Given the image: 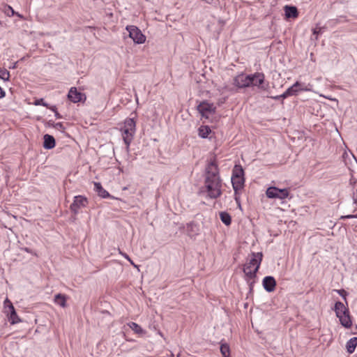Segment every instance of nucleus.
Listing matches in <instances>:
<instances>
[{
  "mask_svg": "<svg viewBox=\"0 0 357 357\" xmlns=\"http://www.w3.org/2000/svg\"><path fill=\"white\" fill-rule=\"evenodd\" d=\"M261 252H252L250 257L248 259L247 263L244 265L243 272L248 279H254L257 276L261 260Z\"/></svg>",
  "mask_w": 357,
  "mask_h": 357,
  "instance_id": "obj_2",
  "label": "nucleus"
},
{
  "mask_svg": "<svg viewBox=\"0 0 357 357\" xmlns=\"http://www.w3.org/2000/svg\"><path fill=\"white\" fill-rule=\"evenodd\" d=\"M270 98L272 99H274V100H280V98H282V95H280V96H271Z\"/></svg>",
  "mask_w": 357,
  "mask_h": 357,
  "instance_id": "obj_37",
  "label": "nucleus"
},
{
  "mask_svg": "<svg viewBox=\"0 0 357 357\" xmlns=\"http://www.w3.org/2000/svg\"><path fill=\"white\" fill-rule=\"evenodd\" d=\"M231 177H244V170L241 165H235Z\"/></svg>",
  "mask_w": 357,
  "mask_h": 357,
  "instance_id": "obj_25",
  "label": "nucleus"
},
{
  "mask_svg": "<svg viewBox=\"0 0 357 357\" xmlns=\"http://www.w3.org/2000/svg\"><path fill=\"white\" fill-rule=\"evenodd\" d=\"M303 84L299 82H296L291 86L288 88L282 94V99H284L291 96L297 95L298 92L301 91H309L310 89L303 87Z\"/></svg>",
  "mask_w": 357,
  "mask_h": 357,
  "instance_id": "obj_9",
  "label": "nucleus"
},
{
  "mask_svg": "<svg viewBox=\"0 0 357 357\" xmlns=\"http://www.w3.org/2000/svg\"><path fill=\"white\" fill-rule=\"evenodd\" d=\"M5 95H6L5 91L0 86V98H3L5 96Z\"/></svg>",
  "mask_w": 357,
  "mask_h": 357,
  "instance_id": "obj_36",
  "label": "nucleus"
},
{
  "mask_svg": "<svg viewBox=\"0 0 357 357\" xmlns=\"http://www.w3.org/2000/svg\"><path fill=\"white\" fill-rule=\"evenodd\" d=\"M250 86H257L259 89L266 90L268 84H265V76L262 73H255L250 75Z\"/></svg>",
  "mask_w": 357,
  "mask_h": 357,
  "instance_id": "obj_5",
  "label": "nucleus"
},
{
  "mask_svg": "<svg viewBox=\"0 0 357 357\" xmlns=\"http://www.w3.org/2000/svg\"><path fill=\"white\" fill-rule=\"evenodd\" d=\"M123 128L129 130L130 131L135 133L136 131V122L133 118H127L123 123Z\"/></svg>",
  "mask_w": 357,
  "mask_h": 357,
  "instance_id": "obj_19",
  "label": "nucleus"
},
{
  "mask_svg": "<svg viewBox=\"0 0 357 357\" xmlns=\"http://www.w3.org/2000/svg\"><path fill=\"white\" fill-rule=\"evenodd\" d=\"M220 352L223 357H229V347L227 344L224 343L220 345Z\"/></svg>",
  "mask_w": 357,
  "mask_h": 357,
  "instance_id": "obj_27",
  "label": "nucleus"
},
{
  "mask_svg": "<svg viewBox=\"0 0 357 357\" xmlns=\"http://www.w3.org/2000/svg\"><path fill=\"white\" fill-rule=\"evenodd\" d=\"M128 326L137 334L141 335L144 333L142 328L135 322H130L128 324Z\"/></svg>",
  "mask_w": 357,
  "mask_h": 357,
  "instance_id": "obj_26",
  "label": "nucleus"
},
{
  "mask_svg": "<svg viewBox=\"0 0 357 357\" xmlns=\"http://www.w3.org/2000/svg\"><path fill=\"white\" fill-rule=\"evenodd\" d=\"M250 75H238L234 79V84L240 89L250 86Z\"/></svg>",
  "mask_w": 357,
  "mask_h": 357,
  "instance_id": "obj_11",
  "label": "nucleus"
},
{
  "mask_svg": "<svg viewBox=\"0 0 357 357\" xmlns=\"http://www.w3.org/2000/svg\"><path fill=\"white\" fill-rule=\"evenodd\" d=\"M48 108H49L50 109H51L52 111L54 112V113H55L56 112H57V111H56V106H55V105H54V106H50V105H49V107H48Z\"/></svg>",
  "mask_w": 357,
  "mask_h": 357,
  "instance_id": "obj_38",
  "label": "nucleus"
},
{
  "mask_svg": "<svg viewBox=\"0 0 357 357\" xmlns=\"http://www.w3.org/2000/svg\"><path fill=\"white\" fill-rule=\"evenodd\" d=\"M357 346V337H354L351 338L346 344L347 351L349 354H353Z\"/></svg>",
  "mask_w": 357,
  "mask_h": 357,
  "instance_id": "obj_21",
  "label": "nucleus"
},
{
  "mask_svg": "<svg viewBox=\"0 0 357 357\" xmlns=\"http://www.w3.org/2000/svg\"><path fill=\"white\" fill-rule=\"evenodd\" d=\"M203 1H205L207 3H211L213 0H203Z\"/></svg>",
  "mask_w": 357,
  "mask_h": 357,
  "instance_id": "obj_42",
  "label": "nucleus"
},
{
  "mask_svg": "<svg viewBox=\"0 0 357 357\" xmlns=\"http://www.w3.org/2000/svg\"><path fill=\"white\" fill-rule=\"evenodd\" d=\"M55 116L56 117V119H61L62 118V116H61V114L58 112H55Z\"/></svg>",
  "mask_w": 357,
  "mask_h": 357,
  "instance_id": "obj_40",
  "label": "nucleus"
},
{
  "mask_svg": "<svg viewBox=\"0 0 357 357\" xmlns=\"http://www.w3.org/2000/svg\"><path fill=\"white\" fill-rule=\"evenodd\" d=\"M35 105H43L45 107H49V104L45 102L43 98L38 99L34 102Z\"/></svg>",
  "mask_w": 357,
  "mask_h": 357,
  "instance_id": "obj_29",
  "label": "nucleus"
},
{
  "mask_svg": "<svg viewBox=\"0 0 357 357\" xmlns=\"http://www.w3.org/2000/svg\"><path fill=\"white\" fill-rule=\"evenodd\" d=\"M220 218L221 221L227 226H229L231 225V215L227 213V212H220Z\"/></svg>",
  "mask_w": 357,
  "mask_h": 357,
  "instance_id": "obj_24",
  "label": "nucleus"
},
{
  "mask_svg": "<svg viewBox=\"0 0 357 357\" xmlns=\"http://www.w3.org/2000/svg\"><path fill=\"white\" fill-rule=\"evenodd\" d=\"M94 188H95L96 192L98 193V195L100 197H101L102 198H107V197H111L109 193L102 188V186L101 185V184L100 183L95 182Z\"/></svg>",
  "mask_w": 357,
  "mask_h": 357,
  "instance_id": "obj_18",
  "label": "nucleus"
},
{
  "mask_svg": "<svg viewBox=\"0 0 357 357\" xmlns=\"http://www.w3.org/2000/svg\"><path fill=\"white\" fill-rule=\"evenodd\" d=\"M222 181L219 168L215 160L211 161L205 168L204 185L200 188L199 195L206 194V197L217 199L222 195Z\"/></svg>",
  "mask_w": 357,
  "mask_h": 357,
  "instance_id": "obj_1",
  "label": "nucleus"
},
{
  "mask_svg": "<svg viewBox=\"0 0 357 357\" xmlns=\"http://www.w3.org/2000/svg\"><path fill=\"white\" fill-rule=\"evenodd\" d=\"M4 312L6 314L8 321L11 324H16L22 321L11 301L6 298L3 303Z\"/></svg>",
  "mask_w": 357,
  "mask_h": 357,
  "instance_id": "obj_3",
  "label": "nucleus"
},
{
  "mask_svg": "<svg viewBox=\"0 0 357 357\" xmlns=\"http://www.w3.org/2000/svg\"><path fill=\"white\" fill-rule=\"evenodd\" d=\"M215 107L213 103L206 101L200 102L197 106V110L202 117L208 118V114H214L215 112Z\"/></svg>",
  "mask_w": 357,
  "mask_h": 357,
  "instance_id": "obj_8",
  "label": "nucleus"
},
{
  "mask_svg": "<svg viewBox=\"0 0 357 357\" xmlns=\"http://www.w3.org/2000/svg\"><path fill=\"white\" fill-rule=\"evenodd\" d=\"M264 289L268 292H272L275 290L276 281L273 276H266L262 281Z\"/></svg>",
  "mask_w": 357,
  "mask_h": 357,
  "instance_id": "obj_12",
  "label": "nucleus"
},
{
  "mask_svg": "<svg viewBox=\"0 0 357 357\" xmlns=\"http://www.w3.org/2000/svg\"><path fill=\"white\" fill-rule=\"evenodd\" d=\"M124 256L125 258H126L129 261H130V263L132 264H133V262L132 261V260L130 259V257H128V255H127L126 254H123V255Z\"/></svg>",
  "mask_w": 357,
  "mask_h": 357,
  "instance_id": "obj_39",
  "label": "nucleus"
},
{
  "mask_svg": "<svg viewBox=\"0 0 357 357\" xmlns=\"http://www.w3.org/2000/svg\"><path fill=\"white\" fill-rule=\"evenodd\" d=\"M266 194L268 198L284 199L289 196V190L287 188L279 189L276 187H270L266 190Z\"/></svg>",
  "mask_w": 357,
  "mask_h": 357,
  "instance_id": "obj_6",
  "label": "nucleus"
},
{
  "mask_svg": "<svg viewBox=\"0 0 357 357\" xmlns=\"http://www.w3.org/2000/svg\"><path fill=\"white\" fill-rule=\"evenodd\" d=\"M121 131L122 132L123 139L126 145V149H128L130 144L133 139L135 133L123 127L121 128Z\"/></svg>",
  "mask_w": 357,
  "mask_h": 357,
  "instance_id": "obj_13",
  "label": "nucleus"
},
{
  "mask_svg": "<svg viewBox=\"0 0 357 357\" xmlns=\"http://www.w3.org/2000/svg\"><path fill=\"white\" fill-rule=\"evenodd\" d=\"M340 324L345 328H349L352 325V321L351 319V317L349 315V312L345 314H342L338 317Z\"/></svg>",
  "mask_w": 357,
  "mask_h": 357,
  "instance_id": "obj_20",
  "label": "nucleus"
},
{
  "mask_svg": "<svg viewBox=\"0 0 357 357\" xmlns=\"http://www.w3.org/2000/svg\"><path fill=\"white\" fill-rule=\"evenodd\" d=\"M338 294L344 299H346V296L347 295V293L344 289H340L337 291Z\"/></svg>",
  "mask_w": 357,
  "mask_h": 357,
  "instance_id": "obj_33",
  "label": "nucleus"
},
{
  "mask_svg": "<svg viewBox=\"0 0 357 357\" xmlns=\"http://www.w3.org/2000/svg\"><path fill=\"white\" fill-rule=\"evenodd\" d=\"M43 147L46 149H52L56 145V142L53 136L46 134L43 137Z\"/></svg>",
  "mask_w": 357,
  "mask_h": 357,
  "instance_id": "obj_16",
  "label": "nucleus"
},
{
  "mask_svg": "<svg viewBox=\"0 0 357 357\" xmlns=\"http://www.w3.org/2000/svg\"><path fill=\"white\" fill-rule=\"evenodd\" d=\"M54 127L56 130H65V127H64L63 123H61V122H58L56 123H54Z\"/></svg>",
  "mask_w": 357,
  "mask_h": 357,
  "instance_id": "obj_31",
  "label": "nucleus"
},
{
  "mask_svg": "<svg viewBox=\"0 0 357 357\" xmlns=\"http://www.w3.org/2000/svg\"><path fill=\"white\" fill-rule=\"evenodd\" d=\"M126 29L128 32L129 37L135 43L142 44L145 42L146 36L138 27L134 25H128Z\"/></svg>",
  "mask_w": 357,
  "mask_h": 357,
  "instance_id": "obj_4",
  "label": "nucleus"
},
{
  "mask_svg": "<svg viewBox=\"0 0 357 357\" xmlns=\"http://www.w3.org/2000/svg\"><path fill=\"white\" fill-rule=\"evenodd\" d=\"M5 13L8 15V16H13L15 14V11L13 9L12 7H10V6H6V8H5Z\"/></svg>",
  "mask_w": 357,
  "mask_h": 357,
  "instance_id": "obj_30",
  "label": "nucleus"
},
{
  "mask_svg": "<svg viewBox=\"0 0 357 357\" xmlns=\"http://www.w3.org/2000/svg\"><path fill=\"white\" fill-rule=\"evenodd\" d=\"M88 204L87 199L82 195H77L74 197V201L70 206V209L75 214H77L79 210L85 207Z\"/></svg>",
  "mask_w": 357,
  "mask_h": 357,
  "instance_id": "obj_7",
  "label": "nucleus"
},
{
  "mask_svg": "<svg viewBox=\"0 0 357 357\" xmlns=\"http://www.w3.org/2000/svg\"><path fill=\"white\" fill-rule=\"evenodd\" d=\"M353 202L354 204L357 206V189L356 192H354L353 195Z\"/></svg>",
  "mask_w": 357,
  "mask_h": 357,
  "instance_id": "obj_34",
  "label": "nucleus"
},
{
  "mask_svg": "<svg viewBox=\"0 0 357 357\" xmlns=\"http://www.w3.org/2000/svg\"><path fill=\"white\" fill-rule=\"evenodd\" d=\"M245 178L244 177H231V183L235 192L237 193L238 190H241L244 186Z\"/></svg>",
  "mask_w": 357,
  "mask_h": 357,
  "instance_id": "obj_15",
  "label": "nucleus"
},
{
  "mask_svg": "<svg viewBox=\"0 0 357 357\" xmlns=\"http://www.w3.org/2000/svg\"><path fill=\"white\" fill-rule=\"evenodd\" d=\"M68 98L71 102L77 103L84 102L86 99V97L84 93L78 91L76 87H72L68 93Z\"/></svg>",
  "mask_w": 357,
  "mask_h": 357,
  "instance_id": "obj_10",
  "label": "nucleus"
},
{
  "mask_svg": "<svg viewBox=\"0 0 357 357\" xmlns=\"http://www.w3.org/2000/svg\"><path fill=\"white\" fill-rule=\"evenodd\" d=\"M54 302L59 305L64 307L66 305V298L64 295L58 294L54 296Z\"/></svg>",
  "mask_w": 357,
  "mask_h": 357,
  "instance_id": "obj_23",
  "label": "nucleus"
},
{
  "mask_svg": "<svg viewBox=\"0 0 357 357\" xmlns=\"http://www.w3.org/2000/svg\"><path fill=\"white\" fill-rule=\"evenodd\" d=\"M284 10L287 18H296L298 15V9L294 6L287 5L284 7Z\"/></svg>",
  "mask_w": 357,
  "mask_h": 357,
  "instance_id": "obj_14",
  "label": "nucleus"
},
{
  "mask_svg": "<svg viewBox=\"0 0 357 357\" xmlns=\"http://www.w3.org/2000/svg\"><path fill=\"white\" fill-rule=\"evenodd\" d=\"M0 78L4 81H8L10 78V73L6 68H0Z\"/></svg>",
  "mask_w": 357,
  "mask_h": 357,
  "instance_id": "obj_28",
  "label": "nucleus"
},
{
  "mask_svg": "<svg viewBox=\"0 0 357 357\" xmlns=\"http://www.w3.org/2000/svg\"><path fill=\"white\" fill-rule=\"evenodd\" d=\"M21 250H24L28 253L33 254V252L32 251V250H31L29 248H22ZM34 255H36V253H34Z\"/></svg>",
  "mask_w": 357,
  "mask_h": 357,
  "instance_id": "obj_35",
  "label": "nucleus"
},
{
  "mask_svg": "<svg viewBox=\"0 0 357 357\" xmlns=\"http://www.w3.org/2000/svg\"><path fill=\"white\" fill-rule=\"evenodd\" d=\"M334 310L337 317L342 314L349 313V309L346 307L340 301H337L335 303Z\"/></svg>",
  "mask_w": 357,
  "mask_h": 357,
  "instance_id": "obj_17",
  "label": "nucleus"
},
{
  "mask_svg": "<svg viewBox=\"0 0 357 357\" xmlns=\"http://www.w3.org/2000/svg\"><path fill=\"white\" fill-rule=\"evenodd\" d=\"M211 132V130L208 126H202L198 129L199 136L204 139L208 137Z\"/></svg>",
  "mask_w": 357,
  "mask_h": 357,
  "instance_id": "obj_22",
  "label": "nucleus"
},
{
  "mask_svg": "<svg viewBox=\"0 0 357 357\" xmlns=\"http://www.w3.org/2000/svg\"><path fill=\"white\" fill-rule=\"evenodd\" d=\"M197 225L194 223V222H190L188 224H187V230L188 231H193V228L195 227H196Z\"/></svg>",
  "mask_w": 357,
  "mask_h": 357,
  "instance_id": "obj_32",
  "label": "nucleus"
},
{
  "mask_svg": "<svg viewBox=\"0 0 357 357\" xmlns=\"http://www.w3.org/2000/svg\"><path fill=\"white\" fill-rule=\"evenodd\" d=\"M344 218H355V216L353 215H349L345 216Z\"/></svg>",
  "mask_w": 357,
  "mask_h": 357,
  "instance_id": "obj_41",
  "label": "nucleus"
}]
</instances>
